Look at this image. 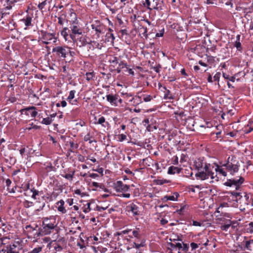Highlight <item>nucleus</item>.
Segmentation results:
<instances>
[{
  "instance_id": "39",
  "label": "nucleus",
  "mask_w": 253,
  "mask_h": 253,
  "mask_svg": "<svg viewBox=\"0 0 253 253\" xmlns=\"http://www.w3.org/2000/svg\"><path fill=\"white\" fill-rule=\"evenodd\" d=\"M7 121V118L6 116H4L0 118V127L3 126L6 122Z\"/></svg>"
},
{
  "instance_id": "38",
  "label": "nucleus",
  "mask_w": 253,
  "mask_h": 253,
  "mask_svg": "<svg viewBox=\"0 0 253 253\" xmlns=\"http://www.w3.org/2000/svg\"><path fill=\"white\" fill-rule=\"evenodd\" d=\"M52 120L51 119L49 118V117H47V118H43L42 119V123L43 124H44V125H50L51 122H52Z\"/></svg>"
},
{
  "instance_id": "20",
  "label": "nucleus",
  "mask_w": 253,
  "mask_h": 253,
  "mask_svg": "<svg viewBox=\"0 0 253 253\" xmlns=\"http://www.w3.org/2000/svg\"><path fill=\"white\" fill-rule=\"evenodd\" d=\"M124 68L128 69L127 65L126 63H125L124 61L121 60L118 64V66L117 67V68L114 69V70L116 71L117 73H120L122 71V70Z\"/></svg>"
},
{
  "instance_id": "23",
  "label": "nucleus",
  "mask_w": 253,
  "mask_h": 253,
  "mask_svg": "<svg viewBox=\"0 0 253 253\" xmlns=\"http://www.w3.org/2000/svg\"><path fill=\"white\" fill-rule=\"evenodd\" d=\"M56 204L58 205L57 210L62 213H65L66 210L64 207V201L63 200L59 201Z\"/></svg>"
},
{
  "instance_id": "48",
  "label": "nucleus",
  "mask_w": 253,
  "mask_h": 253,
  "mask_svg": "<svg viewBox=\"0 0 253 253\" xmlns=\"http://www.w3.org/2000/svg\"><path fill=\"white\" fill-rule=\"evenodd\" d=\"M90 136L89 134H86V135H85L84 136V140L85 141H88L89 143L90 144H91V143H92L93 142V141L90 140Z\"/></svg>"
},
{
  "instance_id": "29",
  "label": "nucleus",
  "mask_w": 253,
  "mask_h": 253,
  "mask_svg": "<svg viewBox=\"0 0 253 253\" xmlns=\"http://www.w3.org/2000/svg\"><path fill=\"white\" fill-rule=\"evenodd\" d=\"M231 194L236 199L235 200L236 202H238L239 201H240L243 199V196L241 195V193L238 192H235V191H232L230 192Z\"/></svg>"
},
{
  "instance_id": "15",
  "label": "nucleus",
  "mask_w": 253,
  "mask_h": 253,
  "mask_svg": "<svg viewBox=\"0 0 253 253\" xmlns=\"http://www.w3.org/2000/svg\"><path fill=\"white\" fill-rule=\"evenodd\" d=\"M36 107L34 106L29 107L24 109L21 110L22 112H25V113L27 115H31L32 117H35L38 112L36 111Z\"/></svg>"
},
{
  "instance_id": "47",
  "label": "nucleus",
  "mask_w": 253,
  "mask_h": 253,
  "mask_svg": "<svg viewBox=\"0 0 253 253\" xmlns=\"http://www.w3.org/2000/svg\"><path fill=\"white\" fill-rule=\"evenodd\" d=\"M134 245L135 248H136V249H139L140 247H143L145 246V241H142L140 244L134 243Z\"/></svg>"
},
{
  "instance_id": "31",
  "label": "nucleus",
  "mask_w": 253,
  "mask_h": 253,
  "mask_svg": "<svg viewBox=\"0 0 253 253\" xmlns=\"http://www.w3.org/2000/svg\"><path fill=\"white\" fill-rule=\"evenodd\" d=\"M139 31L140 34H142L143 35V36L146 39H147V38H148V35L147 34V29L146 27L140 26V27L139 29Z\"/></svg>"
},
{
  "instance_id": "52",
  "label": "nucleus",
  "mask_w": 253,
  "mask_h": 253,
  "mask_svg": "<svg viewBox=\"0 0 253 253\" xmlns=\"http://www.w3.org/2000/svg\"><path fill=\"white\" fill-rule=\"evenodd\" d=\"M86 206H87V207L85 208L83 210V211L85 213L88 212L90 211V203H87Z\"/></svg>"
},
{
  "instance_id": "64",
  "label": "nucleus",
  "mask_w": 253,
  "mask_h": 253,
  "mask_svg": "<svg viewBox=\"0 0 253 253\" xmlns=\"http://www.w3.org/2000/svg\"><path fill=\"white\" fill-rule=\"evenodd\" d=\"M119 138L121 141H123L126 139V136L124 134H121L119 135Z\"/></svg>"
},
{
  "instance_id": "59",
  "label": "nucleus",
  "mask_w": 253,
  "mask_h": 253,
  "mask_svg": "<svg viewBox=\"0 0 253 253\" xmlns=\"http://www.w3.org/2000/svg\"><path fill=\"white\" fill-rule=\"evenodd\" d=\"M150 0H145V6L149 9L151 10V4Z\"/></svg>"
},
{
  "instance_id": "61",
  "label": "nucleus",
  "mask_w": 253,
  "mask_h": 253,
  "mask_svg": "<svg viewBox=\"0 0 253 253\" xmlns=\"http://www.w3.org/2000/svg\"><path fill=\"white\" fill-rule=\"evenodd\" d=\"M56 242L59 243L60 244H64L65 243V240L64 237H61L58 240H56Z\"/></svg>"
},
{
  "instance_id": "8",
  "label": "nucleus",
  "mask_w": 253,
  "mask_h": 253,
  "mask_svg": "<svg viewBox=\"0 0 253 253\" xmlns=\"http://www.w3.org/2000/svg\"><path fill=\"white\" fill-rule=\"evenodd\" d=\"M125 211L127 214H132L133 216H136L139 214V208L137 205L130 201L126 203Z\"/></svg>"
},
{
  "instance_id": "50",
  "label": "nucleus",
  "mask_w": 253,
  "mask_h": 253,
  "mask_svg": "<svg viewBox=\"0 0 253 253\" xmlns=\"http://www.w3.org/2000/svg\"><path fill=\"white\" fill-rule=\"evenodd\" d=\"M132 235L137 239H139L140 238V235L139 233V231L137 230H135L132 231Z\"/></svg>"
},
{
  "instance_id": "18",
  "label": "nucleus",
  "mask_w": 253,
  "mask_h": 253,
  "mask_svg": "<svg viewBox=\"0 0 253 253\" xmlns=\"http://www.w3.org/2000/svg\"><path fill=\"white\" fill-rule=\"evenodd\" d=\"M216 219L220 222V223H224L225 222V221L226 220H228V219H226L225 217L230 218H231L230 215L226 212H221V214H220L219 215H217L216 216Z\"/></svg>"
},
{
  "instance_id": "49",
  "label": "nucleus",
  "mask_w": 253,
  "mask_h": 253,
  "mask_svg": "<svg viewBox=\"0 0 253 253\" xmlns=\"http://www.w3.org/2000/svg\"><path fill=\"white\" fill-rule=\"evenodd\" d=\"M161 68V66L159 64L158 65L156 66H152L151 67V69H153L156 72L159 73L160 71V69Z\"/></svg>"
},
{
  "instance_id": "12",
  "label": "nucleus",
  "mask_w": 253,
  "mask_h": 253,
  "mask_svg": "<svg viewBox=\"0 0 253 253\" xmlns=\"http://www.w3.org/2000/svg\"><path fill=\"white\" fill-rule=\"evenodd\" d=\"M208 164H209L204 162L203 160L200 158L197 159V160H195L194 162V166L195 169L198 171H200V174L202 176V177L204 175L203 171H202L203 170H204L203 167H204L205 165H208Z\"/></svg>"
},
{
  "instance_id": "35",
  "label": "nucleus",
  "mask_w": 253,
  "mask_h": 253,
  "mask_svg": "<svg viewBox=\"0 0 253 253\" xmlns=\"http://www.w3.org/2000/svg\"><path fill=\"white\" fill-rule=\"evenodd\" d=\"M222 75H223V78L225 79L229 80V81H231L232 82H235V78L234 77H233V76H230L229 75H227L226 73H223V72L222 73Z\"/></svg>"
},
{
  "instance_id": "21",
  "label": "nucleus",
  "mask_w": 253,
  "mask_h": 253,
  "mask_svg": "<svg viewBox=\"0 0 253 253\" xmlns=\"http://www.w3.org/2000/svg\"><path fill=\"white\" fill-rule=\"evenodd\" d=\"M182 170L181 168L171 166L169 168L168 173L169 174H174L175 173H179Z\"/></svg>"
},
{
  "instance_id": "34",
  "label": "nucleus",
  "mask_w": 253,
  "mask_h": 253,
  "mask_svg": "<svg viewBox=\"0 0 253 253\" xmlns=\"http://www.w3.org/2000/svg\"><path fill=\"white\" fill-rule=\"evenodd\" d=\"M240 37V35H237V36L236 37L237 40L235 43V46L238 50H241V49H242L241 43L239 42Z\"/></svg>"
},
{
  "instance_id": "2",
  "label": "nucleus",
  "mask_w": 253,
  "mask_h": 253,
  "mask_svg": "<svg viewBox=\"0 0 253 253\" xmlns=\"http://www.w3.org/2000/svg\"><path fill=\"white\" fill-rule=\"evenodd\" d=\"M204 170L203 171V176L200 174V171H198V172L196 173L195 176L197 178L204 180L208 179L210 177L211 179H213L214 178V172L212 171V169H213V167H211L210 164H208V165H205L204 167H203Z\"/></svg>"
},
{
  "instance_id": "54",
  "label": "nucleus",
  "mask_w": 253,
  "mask_h": 253,
  "mask_svg": "<svg viewBox=\"0 0 253 253\" xmlns=\"http://www.w3.org/2000/svg\"><path fill=\"white\" fill-rule=\"evenodd\" d=\"M70 17H72V19L71 20L78 21L77 20V15L75 12L72 11L70 13Z\"/></svg>"
},
{
  "instance_id": "55",
  "label": "nucleus",
  "mask_w": 253,
  "mask_h": 253,
  "mask_svg": "<svg viewBox=\"0 0 253 253\" xmlns=\"http://www.w3.org/2000/svg\"><path fill=\"white\" fill-rule=\"evenodd\" d=\"M105 118L104 117H101L99 118V119L98 120L97 124H100V125H102V126H103V124L104 123H105Z\"/></svg>"
},
{
  "instance_id": "60",
  "label": "nucleus",
  "mask_w": 253,
  "mask_h": 253,
  "mask_svg": "<svg viewBox=\"0 0 253 253\" xmlns=\"http://www.w3.org/2000/svg\"><path fill=\"white\" fill-rule=\"evenodd\" d=\"M152 99V96L150 95H146L143 98V100L145 102H148L151 101Z\"/></svg>"
},
{
  "instance_id": "40",
  "label": "nucleus",
  "mask_w": 253,
  "mask_h": 253,
  "mask_svg": "<svg viewBox=\"0 0 253 253\" xmlns=\"http://www.w3.org/2000/svg\"><path fill=\"white\" fill-rule=\"evenodd\" d=\"M169 182H170L169 180L165 179H158L156 181L157 184L158 185H162L164 183H168Z\"/></svg>"
},
{
  "instance_id": "17",
  "label": "nucleus",
  "mask_w": 253,
  "mask_h": 253,
  "mask_svg": "<svg viewBox=\"0 0 253 253\" xmlns=\"http://www.w3.org/2000/svg\"><path fill=\"white\" fill-rule=\"evenodd\" d=\"M57 17L58 21V23L60 25H63L66 17V12L63 10H61L58 13V16H55Z\"/></svg>"
},
{
  "instance_id": "53",
  "label": "nucleus",
  "mask_w": 253,
  "mask_h": 253,
  "mask_svg": "<svg viewBox=\"0 0 253 253\" xmlns=\"http://www.w3.org/2000/svg\"><path fill=\"white\" fill-rule=\"evenodd\" d=\"M201 245L200 243L198 244H196V243H191L190 244V246H191V247L192 248V250H195L197 248H198L199 247V245Z\"/></svg>"
},
{
  "instance_id": "56",
  "label": "nucleus",
  "mask_w": 253,
  "mask_h": 253,
  "mask_svg": "<svg viewBox=\"0 0 253 253\" xmlns=\"http://www.w3.org/2000/svg\"><path fill=\"white\" fill-rule=\"evenodd\" d=\"M46 4V3H45L44 2H39L38 5V7L39 8V9H40V10H42L44 6Z\"/></svg>"
},
{
  "instance_id": "26",
  "label": "nucleus",
  "mask_w": 253,
  "mask_h": 253,
  "mask_svg": "<svg viewBox=\"0 0 253 253\" xmlns=\"http://www.w3.org/2000/svg\"><path fill=\"white\" fill-rule=\"evenodd\" d=\"M32 17L30 16H27L25 18H23L21 20L25 26L28 27L32 26Z\"/></svg>"
},
{
  "instance_id": "7",
  "label": "nucleus",
  "mask_w": 253,
  "mask_h": 253,
  "mask_svg": "<svg viewBox=\"0 0 253 253\" xmlns=\"http://www.w3.org/2000/svg\"><path fill=\"white\" fill-rule=\"evenodd\" d=\"M236 158L234 156H232L231 158L230 157L228 159V162L226 164L224 165L226 167V169L228 171L230 172V174L234 175L235 173L237 172L239 170V166L234 163L235 162V159Z\"/></svg>"
},
{
  "instance_id": "13",
  "label": "nucleus",
  "mask_w": 253,
  "mask_h": 253,
  "mask_svg": "<svg viewBox=\"0 0 253 253\" xmlns=\"http://www.w3.org/2000/svg\"><path fill=\"white\" fill-rule=\"evenodd\" d=\"M87 51L93 50L95 48L101 49L102 46L97 42L95 41H90L89 42H87Z\"/></svg>"
},
{
  "instance_id": "28",
  "label": "nucleus",
  "mask_w": 253,
  "mask_h": 253,
  "mask_svg": "<svg viewBox=\"0 0 253 253\" xmlns=\"http://www.w3.org/2000/svg\"><path fill=\"white\" fill-rule=\"evenodd\" d=\"M16 247V245L15 244L10 245L9 247L7 246V250L5 251V252H6V253H19L18 252L15 251Z\"/></svg>"
},
{
  "instance_id": "22",
  "label": "nucleus",
  "mask_w": 253,
  "mask_h": 253,
  "mask_svg": "<svg viewBox=\"0 0 253 253\" xmlns=\"http://www.w3.org/2000/svg\"><path fill=\"white\" fill-rule=\"evenodd\" d=\"M70 31L68 28L64 27L61 31V35L63 36L65 41H68L70 38V34H69Z\"/></svg>"
},
{
  "instance_id": "43",
  "label": "nucleus",
  "mask_w": 253,
  "mask_h": 253,
  "mask_svg": "<svg viewBox=\"0 0 253 253\" xmlns=\"http://www.w3.org/2000/svg\"><path fill=\"white\" fill-rule=\"evenodd\" d=\"M74 175V171L73 172L72 174L68 173V174H65V175H63V176L64 177H65V178L71 181V180H72V179L73 178Z\"/></svg>"
},
{
  "instance_id": "30",
  "label": "nucleus",
  "mask_w": 253,
  "mask_h": 253,
  "mask_svg": "<svg viewBox=\"0 0 253 253\" xmlns=\"http://www.w3.org/2000/svg\"><path fill=\"white\" fill-rule=\"evenodd\" d=\"M69 143L70 146V148L68 150V151L74 152L75 150L78 148L79 145L77 143H75L72 141H70Z\"/></svg>"
},
{
  "instance_id": "63",
  "label": "nucleus",
  "mask_w": 253,
  "mask_h": 253,
  "mask_svg": "<svg viewBox=\"0 0 253 253\" xmlns=\"http://www.w3.org/2000/svg\"><path fill=\"white\" fill-rule=\"evenodd\" d=\"M164 29H163L162 30H161L159 33H158L156 34V36L157 37H163V35H164Z\"/></svg>"
},
{
  "instance_id": "46",
  "label": "nucleus",
  "mask_w": 253,
  "mask_h": 253,
  "mask_svg": "<svg viewBox=\"0 0 253 253\" xmlns=\"http://www.w3.org/2000/svg\"><path fill=\"white\" fill-rule=\"evenodd\" d=\"M247 231L250 233H253V222H251L249 224Z\"/></svg>"
},
{
  "instance_id": "58",
  "label": "nucleus",
  "mask_w": 253,
  "mask_h": 253,
  "mask_svg": "<svg viewBox=\"0 0 253 253\" xmlns=\"http://www.w3.org/2000/svg\"><path fill=\"white\" fill-rule=\"evenodd\" d=\"M78 160L80 162H84L85 161V157L84 156L80 154L78 155Z\"/></svg>"
},
{
  "instance_id": "3",
  "label": "nucleus",
  "mask_w": 253,
  "mask_h": 253,
  "mask_svg": "<svg viewBox=\"0 0 253 253\" xmlns=\"http://www.w3.org/2000/svg\"><path fill=\"white\" fill-rule=\"evenodd\" d=\"M69 50V47L67 45L54 47L52 50L54 55L59 59H65Z\"/></svg>"
},
{
  "instance_id": "11",
  "label": "nucleus",
  "mask_w": 253,
  "mask_h": 253,
  "mask_svg": "<svg viewBox=\"0 0 253 253\" xmlns=\"http://www.w3.org/2000/svg\"><path fill=\"white\" fill-rule=\"evenodd\" d=\"M107 100L114 106H118V102H122V99L119 98V95L117 94H109L106 96Z\"/></svg>"
},
{
  "instance_id": "62",
  "label": "nucleus",
  "mask_w": 253,
  "mask_h": 253,
  "mask_svg": "<svg viewBox=\"0 0 253 253\" xmlns=\"http://www.w3.org/2000/svg\"><path fill=\"white\" fill-rule=\"evenodd\" d=\"M120 32L122 34V36H128V34L127 33V31L126 30V29H123V30H121L120 31Z\"/></svg>"
},
{
  "instance_id": "42",
  "label": "nucleus",
  "mask_w": 253,
  "mask_h": 253,
  "mask_svg": "<svg viewBox=\"0 0 253 253\" xmlns=\"http://www.w3.org/2000/svg\"><path fill=\"white\" fill-rule=\"evenodd\" d=\"M75 90H71L70 91L69 95L67 99L70 101L75 97Z\"/></svg>"
},
{
  "instance_id": "16",
  "label": "nucleus",
  "mask_w": 253,
  "mask_h": 253,
  "mask_svg": "<svg viewBox=\"0 0 253 253\" xmlns=\"http://www.w3.org/2000/svg\"><path fill=\"white\" fill-rule=\"evenodd\" d=\"M50 244H52V246L55 251L53 253H62L64 252H66L63 250L61 245L59 243L56 242V240L52 241Z\"/></svg>"
},
{
  "instance_id": "32",
  "label": "nucleus",
  "mask_w": 253,
  "mask_h": 253,
  "mask_svg": "<svg viewBox=\"0 0 253 253\" xmlns=\"http://www.w3.org/2000/svg\"><path fill=\"white\" fill-rule=\"evenodd\" d=\"M30 193H32V195L31 196L32 198L35 200L37 199V196L39 195L40 192L34 188L30 189Z\"/></svg>"
},
{
  "instance_id": "1",
  "label": "nucleus",
  "mask_w": 253,
  "mask_h": 253,
  "mask_svg": "<svg viewBox=\"0 0 253 253\" xmlns=\"http://www.w3.org/2000/svg\"><path fill=\"white\" fill-rule=\"evenodd\" d=\"M57 226L55 217L53 216L50 217H44L42 221V228L41 229L40 234L43 235L50 234Z\"/></svg>"
},
{
  "instance_id": "37",
  "label": "nucleus",
  "mask_w": 253,
  "mask_h": 253,
  "mask_svg": "<svg viewBox=\"0 0 253 253\" xmlns=\"http://www.w3.org/2000/svg\"><path fill=\"white\" fill-rule=\"evenodd\" d=\"M106 37L108 38V42H109V41H110L111 42H114V41L115 40V37L112 33H111V32H108L106 34Z\"/></svg>"
},
{
  "instance_id": "36",
  "label": "nucleus",
  "mask_w": 253,
  "mask_h": 253,
  "mask_svg": "<svg viewBox=\"0 0 253 253\" xmlns=\"http://www.w3.org/2000/svg\"><path fill=\"white\" fill-rule=\"evenodd\" d=\"M86 79L88 81H90L93 79L94 77V74L93 72H87L85 74Z\"/></svg>"
},
{
  "instance_id": "44",
  "label": "nucleus",
  "mask_w": 253,
  "mask_h": 253,
  "mask_svg": "<svg viewBox=\"0 0 253 253\" xmlns=\"http://www.w3.org/2000/svg\"><path fill=\"white\" fill-rule=\"evenodd\" d=\"M42 250V247H38L34 248L32 251L29 252V253H39Z\"/></svg>"
},
{
  "instance_id": "57",
  "label": "nucleus",
  "mask_w": 253,
  "mask_h": 253,
  "mask_svg": "<svg viewBox=\"0 0 253 253\" xmlns=\"http://www.w3.org/2000/svg\"><path fill=\"white\" fill-rule=\"evenodd\" d=\"M92 185L93 187H95L96 188H98V187L100 188V186L103 187V184H100V183H97V182H92Z\"/></svg>"
},
{
  "instance_id": "19",
  "label": "nucleus",
  "mask_w": 253,
  "mask_h": 253,
  "mask_svg": "<svg viewBox=\"0 0 253 253\" xmlns=\"http://www.w3.org/2000/svg\"><path fill=\"white\" fill-rule=\"evenodd\" d=\"M151 10L156 9L158 10H162V4L159 0H153L151 2Z\"/></svg>"
},
{
  "instance_id": "4",
  "label": "nucleus",
  "mask_w": 253,
  "mask_h": 253,
  "mask_svg": "<svg viewBox=\"0 0 253 253\" xmlns=\"http://www.w3.org/2000/svg\"><path fill=\"white\" fill-rule=\"evenodd\" d=\"M244 178L242 176H237L232 178L227 179V180L224 183V185L235 188L237 191L238 190L241 185L244 182Z\"/></svg>"
},
{
  "instance_id": "24",
  "label": "nucleus",
  "mask_w": 253,
  "mask_h": 253,
  "mask_svg": "<svg viewBox=\"0 0 253 253\" xmlns=\"http://www.w3.org/2000/svg\"><path fill=\"white\" fill-rule=\"evenodd\" d=\"M221 224L220 228L222 230L227 231L228 228L231 225V221L230 219L226 220L224 223H220Z\"/></svg>"
},
{
  "instance_id": "33",
  "label": "nucleus",
  "mask_w": 253,
  "mask_h": 253,
  "mask_svg": "<svg viewBox=\"0 0 253 253\" xmlns=\"http://www.w3.org/2000/svg\"><path fill=\"white\" fill-rule=\"evenodd\" d=\"M163 88L166 90V93L164 95V98L172 99L173 98V97L172 95L170 93V91L169 90L167 89L165 86H163Z\"/></svg>"
},
{
  "instance_id": "27",
  "label": "nucleus",
  "mask_w": 253,
  "mask_h": 253,
  "mask_svg": "<svg viewBox=\"0 0 253 253\" xmlns=\"http://www.w3.org/2000/svg\"><path fill=\"white\" fill-rule=\"evenodd\" d=\"M245 247L247 250L253 252V240L246 241Z\"/></svg>"
},
{
  "instance_id": "41",
  "label": "nucleus",
  "mask_w": 253,
  "mask_h": 253,
  "mask_svg": "<svg viewBox=\"0 0 253 253\" xmlns=\"http://www.w3.org/2000/svg\"><path fill=\"white\" fill-rule=\"evenodd\" d=\"M24 207L26 208H28L33 205V203L29 201H25L23 202Z\"/></svg>"
},
{
  "instance_id": "9",
  "label": "nucleus",
  "mask_w": 253,
  "mask_h": 253,
  "mask_svg": "<svg viewBox=\"0 0 253 253\" xmlns=\"http://www.w3.org/2000/svg\"><path fill=\"white\" fill-rule=\"evenodd\" d=\"M41 35V40L43 43L45 44H49V41L54 39L53 42H56L57 39L54 37V35L51 33H48L43 30L40 31Z\"/></svg>"
},
{
  "instance_id": "6",
  "label": "nucleus",
  "mask_w": 253,
  "mask_h": 253,
  "mask_svg": "<svg viewBox=\"0 0 253 253\" xmlns=\"http://www.w3.org/2000/svg\"><path fill=\"white\" fill-rule=\"evenodd\" d=\"M70 38L72 40L73 43L79 47L84 46L87 44V37L84 35L83 33L81 35H75Z\"/></svg>"
},
{
  "instance_id": "25",
  "label": "nucleus",
  "mask_w": 253,
  "mask_h": 253,
  "mask_svg": "<svg viewBox=\"0 0 253 253\" xmlns=\"http://www.w3.org/2000/svg\"><path fill=\"white\" fill-rule=\"evenodd\" d=\"M91 28L93 30H94L95 31V34L97 35V37H99L100 34L102 33L103 29V27L100 25H95L94 24H92Z\"/></svg>"
},
{
  "instance_id": "14",
  "label": "nucleus",
  "mask_w": 253,
  "mask_h": 253,
  "mask_svg": "<svg viewBox=\"0 0 253 253\" xmlns=\"http://www.w3.org/2000/svg\"><path fill=\"white\" fill-rule=\"evenodd\" d=\"M108 62L110 64V66L115 68L117 65L119 63L120 59L115 55H109L108 56Z\"/></svg>"
},
{
  "instance_id": "51",
  "label": "nucleus",
  "mask_w": 253,
  "mask_h": 253,
  "mask_svg": "<svg viewBox=\"0 0 253 253\" xmlns=\"http://www.w3.org/2000/svg\"><path fill=\"white\" fill-rule=\"evenodd\" d=\"M220 75H221L220 73H219V72L216 73L215 74V75L213 76L214 81L218 82L219 81Z\"/></svg>"
},
{
  "instance_id": "10",
  "label": "nucleus",
  "mask_w": 253,
  "mask_h": 253,
  "mask_svg": "<svg viewBox=\"0 0 253 253\" xmlns=\"http://www.w3.org/2000/svg\"><path fill=\"white\" fill-rule=\"evenodd\" d=\"M114 188L117 192H126L129 188L130 186L125 184L122 181H117L114 183Z\"/></svg>"
},
{
  "instance_id": "45",
  "label": "nucleus",
  "mask_w": 253,
  "mask_h": 253,
  "mask_svg": "<svg viewBox=\"0 0 253 253\" xmlns=\"http://www.w3.org/2000/svg\"><path fill=\"white\" fill-rule=\"evenodd\" d=\"M174 194H175L176 197H175L174 196H173V195L168 196L169 200L173 201H176L179 195L177 193H174Z\"/></svg>"
},
{
  "instance_id": "5",
  "label": "nucleus",
  "mask_w": 253,
  "mask_h": 253,
  "mask_svg": "<svg viewBox=\"0 0 253 253\" xmlns=\"http://www.w3.org/2000/svg\"><path fill=\"white\" fill-rule=\"evenodd\" d=\"M70 30L71 31L70 34V38L73 37L75 35H81L84 33L83 29L81 27V24L79 21L70 20Z\"/></svg>"
}]
</instances>
